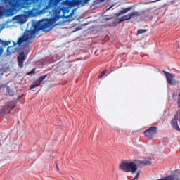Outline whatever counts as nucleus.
<instances>
[{
  "label": "nucleus",
  "instance_id": "nucleus-1",
  "mask_svg": "<svg viewBox=\"0 0 180 180\" xmlns=\"http://www.w3.org/2000/svg\"><path fill=\"white\" fill-rule=\"evenodd\" d=\"M61 16L57 13L53 14V16L48 19H43L36 22L34 25L33 30H26L24 32L25 37H28V40H33L36 37V32H50L51 30V25L56 23L58 19H60Z\"/></svg>",
  "mask_w": 180,
  "mask_h": 180
},
{
  "label": "nucleus",
  "instance_id": "nucleus-2",
  "mask_svg": "<svg viewBox=\"0 0 180 180\" xmlns=\"http://www.w3.org/2000/svg\"><path fill=\"white\" fill-rule=\"evenodd\" d=\"M59 2H61V0H49V5L46 6L45 8L41 10H40L41 4H39L36 8L28 11V16L34 18L36 16H40V15H44V13H47V12H49V7L53 8V6H56V5L59 4Z\"/></svg>",
  "mask_w": 180,
  "mask_h": 180
},
{
  "label": "nucleus",
  "instance_id": "nucleus-3",
  "mask_svg": "<svg viewBox=\"0 0 180 180\" xmlns=\"http://www.w3.org/2000/svg\"><path fill=\"white\" fill-rule=\"evenodd\" d=\"M15 106H16V102L15 101L6 103L5 106L2 107L0 110V116H5V115L11 113V110H12Z\"/></svg>",
  "mask_w": 180,
  "mask_h": 180
},
{
  "label": "nucleus",
  "instance_id": "nucleus-4",
  "mask_svg": "<svg viewBox=\"0 0 180 180\" xmlns=\"http://www.w3.org/2000/svg\"><path fill=\"white\" fill-rule=\"evenodd\" d=\"M157 131H158V127H150L148 129H146L143 134L146 139L151 140L153 139V137H154V135L157 134Z\"/></svg>",
  "mask_w": 180,
  "mask_h": 180
},
{
  "label": "nucleus",
  "instance_id": "nucleus-5",
  "mask_svg": "<svg viewBox=\"0 0 180 180\" xmlns=\"http://www.w3.org/2000/svg\"><path fill=\"white\" fill-rule=\"evenodd\" d=\"M178 116H179V112H176L174 118L172 120L170 124H171L172 127H173V129H174L175 130H177V131L180 132L179 125H178V120H179V119H178Z\"/></svg>",
  "mask_w": 180,
  "mask_h": 180
},
{
  "label": "nucleus",
  "instance_id": "nucleus-6",
  "mask_svg": "<svg viewBox=\"0 0 180 180\" xmlns=\"http://www.w3.org/2000/svg\"><path fill=\"white\" fill-rule=\"evenodd\" d=\"M46 77H47V75H42L38 79V80L34 81L33 84L30 86L29 90L32 91V89H34V88H37V86H40L41 82H43V80L46 79Z\"/></svg>",
  "mask_w": 180,
  "mask_h": 180
},
{
  "label": "nucleus",
  "instance_id": "nucleus-7",
  "mask_svg": "<svg viewBox=\"0 0 180 180\" xmlns=\"http://www.w3.org/2000/svg\"><path fill=\"white\" fill-rule=\"evenodd\" d=\"M162 72H164L166 76L167 82H168L169 85H175V84H176V82L174 80V75L165 70H162Z\"/></svg>",
  "mask_w": 180,
  "mask_h": 180
},
{
  "label": "nucleus",
  "instance_id": "nucleus-8",
  "mask_svg": "<svg viewBox=\"0 0 180 180\" xmlns=\"http://www.w3.org/2000/svg\"><path fill=\"white\" fill-rule=\"evenodd\" d=\"M27 56L25 54V52H22L19 54V56L17 58V61L18 63V67L20 68H23V62L25 61V60H26Z\"/></svg>",
  "mask_w": 180,
  "mask_h": 180
},
{
  "label": "nucleus",
  "instance_id": "nucleus-9",
  "mask_svg": "<svg viewBox=\"0 0 180 180\" xmlns=\"http://www.w3.org/2000/svg\"><path fill=\"white\" fill-rule=\"evenodd\" d=\"M13 45L11 46H8L7 48V51H6V54L7 56H11V54H13V53H16V51H18V48H16V45L18 44H16V42L13 41Z\"/></svg>",
  "mask_w": 180,
  "mask_h": 180
},
{
  "label": "nucleus",
  "instance_id": "nucleus-10",
  "mask_svg": "<svg viewBox=\"0 0 180 180\" xmlns=\"http://www.w3.org/2000/svg\"><path fill=\"white\" fill-rule=\"evenodd\" d=\"M129 162L127 161H123L120 165V168L122 169V171H124V172H129Z\"/></svg>",
  "mask_w": 180,
  "mask_h": 180
},
{
  "label": "nucleus",
  "instance_id": "nucleus-11",
  "mask_svg": "<svg viewBox=\"0 0 180 180\" xmlns=\"http://www.w3.org/2000/svg\"><path fill=\"white\" fill-rule=\"evenodd\" d=\"M128 169H129V172H131L132 174H134V172H136L138 169L137 165H136V163L133 162H129Z\"/></svg>",
  "mask_w": 180,
  "mask_h": 180
},
{
  "label": "nucleus",
  "instance_id": "nucleus-12",
  "mask_svg": "<svg viewBox=\"0 0 180 180\" xmlns=\"http://www.w3.org/2000/svg\"><path fill=\"white\" fill-rule=\"evenodd\" d=\"M27 40H29V37H26V35H25L24 34V35L22 37H20L15 43L18 44V46H20L22 43H24V41H27Z\"/></svg>",
  "mask_w": 180,
  "mask_h": 180
},
{
  "label": "nucleus",
  "instance_id": "nucleus-13",
  "mask_svg": "<svg viewBox=\"0 0 180 180\" xmlns=\"http://www.w3.org/2000/svg\"><path fill=\"white\" fill-rule=\"evenodd\" d=\"M141 15H143V13L139 11H132L129 13V16L131 19H134V18H139V16H141Z\"/></svg>",
  "mask_w": 180,
  "mask_h": 180
},
{
  "label": "nucleus",
  "instance_id": "nucleus-14",
  "mask_svg": "<svg viewBox=\"0 0 180 180\" xmlns=\"http://www.w3.org/2000/svg\"><path fill=\"white\" fill-rule=\"evenodd\" d=\"M133 8L131 7H127L126 8H123L122 11H120V13L117 15V16H120V15H124V13H127V12H129V11H131Z\"/></svg>",
  "mask_w": 180,
  "mask_h": 180
},
{
  "label": "nucleus",
  "instance_id": "nucleus-15",
  "mask_svg": "<svg viewBox=\"0 0 180 180\" xmlns=\"http://www.w3.org/2000/svg\"><path fill=\"white\" fill-rule=\"evenodd\" d=\"M130 19H131L130 17V13H128L120 18V23H121V22H124L126 20H130Z\"/></svg>",
  "mask_w": 180,
  "mask_h": 180
},
{
  "label": "nucleus",
  "instance_id": "nucleus-16",
  "mask_svg": "<svg viewBox=\"0 0 180 180\" xmlns=\"http://www.w3.org/2000/svg\"><path fill=\"white\" fill-rule=\"evenodd\" d=\"M60 11L63 13L62 17L63 18H67V15H65V14L70 13V10L68 9V8H67V7H62V8H60Z\"/></svg>",
  "mask_w": 180,
  "mask_h": 180
},
{
  "label": "nucleus",
  "instance_id": "nucleus-17",
  "mask_svg": "<svg viewBox=\"0 0 180 180\" xmlns=\"http://www.w3.org/2000/svg\"><path fill=\"white\" fill-rule=\"evenodd\" d=\"M7 91L6 94H8L10 96H15V91L10 89L9 86L6 87Z\"/></svg>",
  "mask_w": 180,
  "mask_h": 180
},
{
  "label": "nucleus",
  "instance_id": "nucleus-18",
  "mask_svg": "<svg viewBox=\"0 0 180 180\" xmlns=\"http://www.w3.org/2000/svg\"><path fill=\"white\" fill-rule=\"evenodd\" d=\"M10 43H11V41H5L0 39V44L2 46V47H6V46H8Z\"/></svg>",
  "mask_w": 180,
  "mask_h": 180
},
{
  "label": "nucleus",
  "instance_id": "nucleus-19",
  "mask_svg": "<svg viewBox=\"0 0 180 180\" xmlns=\"http://www.w3.org/2000/svg\"><path fill=\"white\" fill-rule=\"evenodd\" d=\"M146 32H147V30H144V29H139L137 31V34H141L143 33H146Z\"/></svg>",
  "mask_w": 180,
  "mask_h": 180
},
{
  "label": "nucleus",
  "instance_id": "nucleus-20",
  "mask_svg": "<svg viewBox=\"0 0 180 180\" xmlns=\"http://www.w3.org/2000/svg\"><path fill=\"white\" fill-rule=\"evenodd\" d=\"M32 74H36V68H33L32 71L27 73V75H32Z\"/></svg>",
  "mask_w": 180,
  "mask_h": 180
},
{
  "label": "nucleus",
  "instance_id": "nucleus-21",
  "mask_svg": "<svg viewBox=\"0 0 180 180\" xmlns=\"http://www.w3.org/2000/svg\"><path fill=\"white\" fill-rule=\"evenodd\" d=\"M143 165H151V161H150V160L144 161Z\"/></svg>",
  "mask_w": 180,
  "mask_h": 180
},
{
  "label": "nucleus",
  "instance_id": "nucleus-22",
  "mask_svg": "<svg viewBox=\"0 0 180 180\" xmlns=\"http://www.w3.org/2000/svg\"><path fill=\"white\" fill-rule=\"evenodd\" d=\"M4 49H5V47L4 46H0V56H2V53H4Z\"/></svg>",
  "mask_w": 180,
  "mask_h": 180
},
{
  "label": "nucleus",
  "instance_id": "nucleus-23",
  "mask_svg": "<svg viewBox=\"0 0 180 180\" xmlns=\"http://www.w3.org/2000/svg\"><path fill=\"white\" fill-rule=\"evenodd\" d=\"M105 74H106L105 71H103L101 74V75L98 76L99 78H102V77L105 76Z\"/></svg>",
  "mask_w": 180,
  "mask_h": 180
},
{
  "label": "nucleus",
  "instance_id": "nucleus-24",
  "mask_svg": "<svg viewBox=\"0 0 180 180\" xmlns=\"http://www.w3.org/2000/svg\"><path fill=\"white\" fill-rule=\"evenodd\" d=\"M73 15H74V11H72L71 13L69 14L68 15H66V18H72Z\"/></svg>",
  "mask_w": 180,
  "mask_h": 180
},
{
  "label": "nucleus",
  "instance_id": "nucleus-25",
  "mask_svg": "<svg viewBox=\"0 0 180 180\" xmlns=\"http://www.w3.org/2000/svg\"><path fill=\"white\" fill-rule=\"evenodd\" d=\"M139 175H140V172H138L136 176L134 178V179H137V178H139Z\"/></svg>",
  "mask_w": 180,
  "mask_h": 180
},
{
  "label": "nucleus",
  "instance_id": "nucleus-26",
  "mask_svg": "<svg viewBox=\"0 0 180 180\" xmlns=\"http://www.w3.org/2000/svg\"><path fill=\"white\" fill-rule=\"evenodd\" d=\"M177 103H178V107L180 108V96H179Z\"/></svg>",
  "mask_w": 180,
  "mask_h": 180
},
{
  "label": "nucleus",
  "instance_id": "nucleus-27",
  "mask_svg": "<svg viewBox=\"0 0 180 180\" xmlns=\"http://www.w3.org/2000/svg\"><path fill=\"white\" fill-rule=\"evenodd\" d=\"M61 67L63 68V65H61V64H58V66H57V68H59L60 70H61Z\"/></svg>",
  "mask_w": 180,
  "mask_h": 180
},
{
  "label": "nucleus",
  "instance_id": "nucleus-28",
  "mask_svg": "<svg viewBox=\"0 0 180 180\" xmlns=\"http://www.w3.org/2000/svg\"><path fill=\"white\" fill-rule=\"evenodd\" d=\"M56 167L57 171H60V167H58V164L56 163Z\"/></svg>",
  "mask_w": 180,
  "mask_h": 180
},
{
  "label": "nucleus",
  "instance_id": "nucleus-29",
  "mask_svg": "<svg viewBox=\"0 0 180 180\" xmlns=\"http://www.w3.org/2000/svg\"><path fill=\"white\" fill-rule=\"evenodd\" d=\"M179 112V122H180V110L177 111Z\"/></svg>",
  "mask_w": 180,
  "mask_h": 180
},
{
  "label": "nucleus",
  "instance_id": "nucleus-30",
  "mask_svg": "<svg viewBox=\"0 0 180 180\" xmlns=\"http://www.w3.org/2000/svg\"><path fill=\"white\" fill-rule=\"evenodd\" d=\"M79 2H81V1H77V4H78V5H79Z\"/></svg>",
  "mask_w": 180,
  "mask_h": 180
},
{
  "label": "nucleus",
  "instance_id": "nucleus-31",
  "mask_svg": "<svg viewBox=\"0 0 180 180\" xmlns=\"http://www.w3.org/2000/svg\"><path fill=\"white\" fill-rule=\"evenodd\" d=\"M1 30H2V28H1V26H0V32H1Z\"/></svg>",
  "mask_w": 180,
  "mask_h": 180
},
{
  "label": "nucleus",
  "instance_id": "nucleus-32",
  "mask_svg": "<svg viewBox=\"0 0 180 180\" xmlns=\"http://www.w3.org/2000/svg\"><path fill=\"white\" fill-rule=\"evenodd\" d=\"M175 96V94H173V98Z\"/></svg>",
  "mask_w": 180,
  "mask_h": 180
},
{
  "label": "nucleus",
  "instance_id": "nucleus-33",
  "mask_svg": "<svg viewBox=\"0 0 180 180\" xmlns=\"http://www.w3.org/2000/svg\"><path fill=\"white\" fill-rule=\"evenodd\" d=\"M155 2H158V0L155 1Z\"/></svg>",
  "mask_w": 180,
  "mask_h": 180
},
{
  "label": "nucleus",
  "instance_id": "nucleus-34",
  "mask_svg": "<svg viewBox=\"0 0 180 180\" xmlns=\"http://www.w3.org/2000/svg\"><path fill=\"white\" fill-rule=\"evenodd\" d=\"M4 1H6V0H4Z\"/></svg>",
  "mask_w": 180,
  "mask_h": 180
}]
</instances>
